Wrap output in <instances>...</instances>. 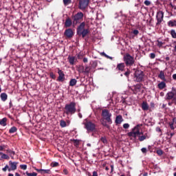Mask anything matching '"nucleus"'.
<instances>
[{
  "label": "nucleus",
  "instance_id": "obj_40",
  "mask_svg": "<svg viewBox=\"0 0 176 176\" xmlns=\"http://www.w3.org/2000/svg\"><path fill=\"white\" fill-rule=\"evenodd\" d=\"M50 76L52 79H56V75L52 72L50 73Z\"/></svg>",
  "mask_w": 176,
  "mask_h": 176
},
{
  "label": "nucleus",
  "instance_id": "obj_55",
  "mask_svg": "<svg viewBox=\"0 0 176 176\" xmlns=\"http://www.w3.org/2000/svg\"><path fill=\"white\" fill-rule=\"evenodd\" d=\"M5 149V146H0V151H3Z\"/></svg>",
  "mask_w": 176,
  "mask_h": 176
},
{
  "label": "nucleus",
  "instance_id": "obj_35",
  "mask_svg": "<svg viewBox=\"0 0 176 176\" xmlns=\"http://www.w3.org/2000/svg\"><path fill=\"white\" fill-rule=\"evenodd\" d=\"M101 56H104V57H106V58H109V60H112V56H109L108 55H107V54H105V52H102Z\"/></svg>",
  "mask_w": 176,
  "mask_h": 176
},
{
  "label": "nucleus",
  "instance_id": "obj_29",
  "mask_svg": "<svg viewBox=\"0 0 176 176\" xmlns=\"http://www.w3.org/2000/svg\"><path fill=\"white\" fill-rule=\"evenodd\" d=\"M77 80L75 78H73L70 80L69 82V86H75V85H76Z\"/></svg>",
  "mask_w": 176,
  "mask_h": 176
},
{
  "label": "nucleus",
  "instance_id": "obj_15",
  "mask_svg": "<svg viewBox=\"0 0 176 176\" xmlns=\"http://www.w3.org/2000/svg\"><path fill=\"white\" fill-rule=\"evenodd\" d=\"M138 137L139 141L140 142L145 141V140H146L147 138H149V137L148 136V133H145L144 135L143 133L142 135H139Z\"/></svg>",
  "mask_w": 176,
  "mask_h": 176
},
{
  "label": "nucleus",
  "instance_id": "obj_20",
  "mask_svg": "<svg viewBox=\"0 0 176 176\" xmlns=\"http://www.w3.org/2000/svg\"><path fill=\"white\" fill-rule=\"evenodd\" d=\"M142 109L143 111H148V109H149V105L148 104V103H146V102H142Z\"/></svg>",
  "mask_w": 176,
  "mask_h": 176
},
{
  "label": "nucleus",
  "instance_id": "obj_7",
  "mask_svg": "<svg viewBox=\"0 0 176 176\" xmlns=\"http://www.w3.org/2000/svg\"><path fill=\"white\" fill-rule=\"evenodd\" d=\"M145 75L144 74V72L141 70H137L135 72V82H142L144 81V78Z\"/></svg>",
  "mask_w": 176,
  "mask_h": 176
},
{
  "label": "nucleus",
  "instance_id": "obj_34",
  "mask_svg": "<svg viewBox=\"0 0 176 176\" xmlns=\"http://www.w3.org/2000/svg\"><path fill=\"white\" fill-rule=\"evenodd\" d=\"M170 35L172 38H176V32L174 30H170Z\"/></svg>",
  "mask_w": 176,
  "mask_h": 176
},
{
  "label": "nucleus",
  "instance_id": "obj_32",
  "mask_svg": "<svg viewBox=\"0 0 176 176\" xmlns=\"http://www.w3.org/2000/svg\"><path fill=\"white\" fill-rule=\"evenodd\" d=\"M78 72H80V74H85V67L79 66L78 67Z\"/></svg>",
  "mask_w": 176,
  "mask_h": 176
},
{
  "label": "nucleus",
  "instance_id": "obj_5",
  "mask_svg": "<svg viewBox=\"0 0 176 176\" xmlns=\"http://www.w3.org/2000/svg\"><path fill=\"white\" fill-rule=\"evenodd\" d=\"M143 133L140 131V124L135 126L132 131L128 133L129 137L137 138L138 135H142Z\"/></svg>",
  "mask_w": 176,
  "mask_h": 176
},
{
  "label": "nucleus",
  "instance_id": "obj_24",
  "mask_svg": "<svg viewBox=\"0 0 176 176\" xmlns=\"http://www.w3.org/2000/svg\"><path fill=\"white\" fill-rule=\"evenodd\" d=\"M168 27H176V21L171 20L168 22Z\"/></svg>",
  "mask_w": 176,
  "mask_h": 176
},
{
  "label": "nucleus",
  "instance_id": "obj_19",
  "mask_svg": "<svg viewBox=\"0 0 176 176\" xmlns=\"http://www.w3.org/2000/svg\"><path fill=\"white\" fill-rule=\"evenodd\" d=\"M115 122L116 124H120L123 122V117L121 115L117 116Z\"/></svg>",
  "mask_w": 176,
  "mask_h": 176
},
{
  "label": "nucleus",
  "instance_id": "obj_30",
  "mask_svg": "<svg viewBox=\"0 0 176 176\" xmlns=\"http://www.w3.org/2000/svg\"><path fill=\"white\" fill-rule=\"evenodd\" d=\"M63 3L65 6H68L70 3H72V0H63Z\"/></svg>",
  "mask_w": 176,
  "mask_h": 176
},
{
  "label": "nucleus",
  "instance_id": "obj_2",
  "mask_svg": "<svg viewBox=\"0 0 176 176\" xmlns=\"http://www.w3.org/2000/svg\"><path fill=\"white\" fill-rule=\"evenodd\" d=\"M85 27H86V23L82 22L77 28V35L82 36V38L87 36L90 32V30L89 29H85Z\"/></svg>",
  "mask_w": 176,
  "mask_h": 176
},
{
  "label": "nucleus",
  "instance_id": "obj_33",
  "mask_svg": "<svg viewBox=\"0 0 176 176\" xmlns=\"http://www.w3.org/2000/svg\"><path fill=\"white\" fill-rule=\"evenodd\" d=\"M60 127H67V122L62 120L60 121Z\"/></svg>",
  "mask_w": 176,
  "mask_h": 176
},
{
  "label": "nucleus",
  "instance_id": "obj_47",
  "mask_svg": "<svg viewBox=\"0 0 176 176\" xmlns=\"http://www.w3.org/2000/svg\"><path fill=\"white\" fill-rule=\"evenodd\" d=\"M141 151L142 152V153H146L148 151L146 150V148L144 147L141 148Z\"/></svg>",
  "mask_w": 176,
  "mask_h": 176
},
{
  "label": "nucleus",
  "instance_id": "obj_4",
  "mask_svg": "<svg viewBox=\"0 0 176 176\" xmlns=\"http://www.w3.org/2000/svg\"><path fill=\"white\" fill-rule=\"evenodd\" d=\"M123 60L126 67H132L134 63H135V60H134V57L131 56L130 54H126L123 57Z\"/></svg>",
  "mask_w": 176,
  "mask_h": 176
},
{
  "label": "nucleus",
  "instance_id": "obj_23",
  "mask_svg": "<svg viewBox=\"0 0 176 176\" xmlns=\"http://www.w3.org/2000/svg\"><path fill=\"white\" fill-rule=\"evenodd\" d=\"M157 86H158V89H160V90H163V89L166 87V82H164V81H162L160 83H159Z\"/></svg>",
  "mask_w": 176,
  "mask_h": 176
},
{
  "label": "nucleus",
  "instance_id": "obj_52",
  "mask_svg": "<svg viewBox=\"0 0 176 176\" xmlns=\"http://www.w3.org/2000/svg\"><path fill=\"white\" fill-rule=\"evenodd\" d=\"M133 32L134 35H138V34H139V32L137 30H133Z\"/></svg>",
  "mask_w": 176,
  "mask_h": 176
},
{
  "label": "nucleus",
  "instance_id": "obj_39",
  "mask_svg": "<svg viewBox=\"0 0 176 176\" xmlns=\"http://www.w3.org/2000/svg\"><path fill=\"white\" fill-rule=\"evenodd\" d=\"M42 173H43V174H50V170H49V169H47V170L42 169Z\"/></svg>",
  "mask_w": 176,
  "mask_h": 176
},
{
  "label": "nucleus",
  "instance_id": "obj_37",
  "mask_svg": "<svg viewBox=\"0 0 176 176\" xmlns=\"http://www.w3.org/2000/svg\"><path fill=\"white\" fill-rule=\"evenodd\" d=\"M1 159H6V160H9L10 157L6 154H3V156H1Z\"/></svg>",
  "mask_w": 176,
  "mask_h": 176
},
{
  "label": "nucleus",
  "instance_id": "obj_22",
  "mask_svg": "<svg viewBox=\"0 0 176 176\" xmlns=\"http://www.w3.org/2000/svg\"><path fill=\"white\" fill-rule=\"evenodd\" d=\"M67 60H69V63L71 65H74L75 63V56H68Z\"/></svg>",
  "mask_w": 176,
  "mask_h": 176
},
{
  "label": "nucleus",
  "instance_id": "obj_56",
  "mask_svg": "<svg viewBox=\"0 0 176 176\" xmlns=\"http://www.w3.org/2000/svg\"><path fill=\"white\" fill-rule=\"evenodd\" d=\"M38 173H41V174H43V172H42V169H36Z\"/></svg>",
  "mask_w": 176,
  "mask_h": 176
},
{
  "label": "nucleus",
  "instance_id": "obj_10",
  "mask_svg": "<svg viewBox=\"0 0 176 176\" xmlns=\"http://www.w3.org/2000/svg\"><path fill=\"white\" fill-rule=\"evenodd\" d=\"M166 97V100H174L175 97H176V89L173 87L171 91L168 92Z\"/></svg>",
  "mask_w": 176,
  "mask_h": 176
},
{
  "label": "nucleus",
  "instance_id": "obj_44",
  "mask_svg": "<svg viewBox=\"0 0 176 176\" xmlns=\"http://www.w3.org/2000/svg\"><path fill=\"white\" fill-rule=\"evenodd\" d=\"M123 127H124V129H129V127H130V124H129L127 123L124 124Z\"/></svg>",
  "mask_w": 176,
  "mask_h": 176
},
{
  "label": "nucleus",
  "instance_id": "obj_63",
  "mask_svg": "<svg viewBox=\"0 0 176 176\" xmlns=\"http://www.w3.org/2000/svg\"><path fill=\"white\" fill-rule=\"evenodd\" d=\"M15 176H20V174H19L18 173H15Z\"/></svg>",
  "mask_w": 176,
  "mask_h": 176
},
{
  "label": "nucleus",
  "instance_id": "obj_18",
  "mask_svg": "<svg viewBox=\"0 0 176 176\" xmlns=\"http://www.w3.org/2000/svg\"><path fill=\"white\" fill-rule=\"evenodd\" d=\"M140 91H141V85L138 84L136 85H134V89H133L134 94H137V93H140Z\"/></svg>",
  "mask_w": 176,
  "mask_h": 176
},
{
  "label": "nucleus",
  "instance_id": "obj_62",
  "mask_svg": "<svg viewBox=\"0 0 176 176\" xmlns=\"http://www.w3.org/2000/svg\"><path fill=\"white\" fill-rule=\"evenodd\" d=\"M172 8H173V9H175V10H176V6H172Z\"/></svg>",
  "mask_w": 176,
  "mask_h": 176
},
{
  "label": "nucleus",
  "instance_id": "obj_60",
  "mask_svg": "<svg viewBox=\"0 0 176 176\" xmlns=\"http://www.w3.org/2000/svg\"><path fill=\"white\" fill-rule=\"evenodd\" d=\"M111 173L113 171V165H111Z\"/></svg>",
  "mask_w": 176,
  "mask_h": 176
},
{
  "label": "nucleus",
  "instance_id": "obj_28",
  "mask_svg": "<svg viewBox=\"0 0 176 176\" xmlns=\"http://www.w3.org/2000/svg\"><path fill=\"white\" fill-rule=\"evenodd\" d=\"M89 72H90V67L89 66H86L85 68H84V74L85 75H89Z\"/></svg>",
  "mask_w": 176,
  "mask_h": 176
},
{
  "label": "nucleus",
  "instance_id": "obj_8",
  "mask_svg": "<svg viewBox=\"0 0 176 176\" xmlns=\"http://www.w3.org/2000/svg\"><path fill=\"white\" fill-rule=\"evenodd\" d=\"M83 124L87 131H94V130H96V124L91 121H87L84 122Z\"/></svg>",
  "mask_w": 176,
  "mask_h": 176
},
{
  "label": "nucleus",
  "instance_id": "obj_45",
  "mask_svg": "<svg viewBox=\"0 0 176 176\" xmlns=\"http://www.w3.org/2000/svg\"><path fill=\"white\" fill-rule=\"evenodd\" d=\"M157 155H159V156H162V155H163V151L158 150V151H157Z\"/></svg>",
  "mask_w": 176,
  "mask_h": 176
},
{
  "label": "nucleus",
  "instance_id": "obj_12",
  "mask_svg": "<svg viewBox=\"0 0 176 176\" xmlns=\"http://www.w3.org/2000/svg\"><path fill=\"white\" fill-rule=\"evenodd\" d=\"M17 164H19V162H9V165L10 166V168H8V171H14V170H17Z\"/></svg>",
  "mask_w": 176,
  "mask_h": 176
},
{
  "label": "nucleus",
  "instance_id": "obj_27",
  "mask_svg": "<svg viewBox=\"0 0 176 176\" xmlns=\"http://www.w3.org/2000/svg\"><path fill=\"white\" fill-rule=\"evenodd\" d=\"M8 120V118H4L0 121L1 126H6V122Z\"/></svg>",
  "mask_w": 176,
  "mask_h": 176
},
{
  "label": "nucleus",
  "instance_id": "obj_59",
  "mask_svg": "<svg viewBox=\"0 0 176 176\" xmlns=\"http://www.w3.org/2000/svg\"><path fill=\"white\" fill-rule=\"evenodd\" d=\"M78 117H79L80 119H82V113H78Z\"/></svg>",
  "mask_w": 176,
  "mask_h": 176
},
{
  "label": "nucleus",
  "instance_id": "obj_49",
  "mask_svg": "<svg viewBox=\"0 0 176 176\" xmlns=\"http://www.w3.org/2000/svg\"><path fill=\"white\" fill-rule=\"evenodd\" d=\"M124 75L125 76H129L130 75V71L128 69L124 74Z\"/></svg>",
  "mask_w": 176,
  "mask_h": 176
},
{
  "label": "nucleus",
  "instance_id": "obj_64",
  "mask_svg": "<svg viewBox=\"0 0 176 176\" xmlns=\"http://www.w3.org/2000/svg\"><path fill=\"white\" fill-rule=\"evenodd\" d=\"M8 176H14V175H13V174H12V173H9V174H8Z\"/></svg>",
  "mask_w": 176,
  "mask_h": 176
},
{
  "label": "nucleus",
  "instance_id": "obj_58",
  "mask_svg": "<svg viewBox=\"0 0 176 176\" xmlns=\"http://www.w3.org/2000/svg\"><path fill=\"white\" fill-rule=\"evenodd\" d=\"M173 79H174V80H176V74L173 75Z\"/></svg>",
  "mask_w": 176,
  "mask_h": 176
},
{
  "label": "nucleus",
  "instance_id": "obj_6",
  "mask_svg": "<svg viewBox=\"0 0 176 176\" xmlns=\"http://www.w3.org/2000/svg\"><path fill=\"white\" fill-rule=\"evenodd\" d=\"M73 24L76 25V24H79L80 21L83 20V14L82 12H78L74 16H72Z\"/></svg>",
  "mask_w": 176,
  "mask_h": 176
},
{
  "label": "nucleus",
  "instance_id": "obj_57",
  "mask_svg": "<svg viewBox=\"0 0 176 176\" xmlns=\"http://www.w3.org/2000/svg\"><path fill=\"white\" fill-rule=\"evenodd\" d=\"M63 172L65 173V175L68 174V170L67 169H64Z\"/></svg>",
  "mask_w": 176,
  "mask_h": 176
},
{
  "label": "nucleus",
  "instance_id": "obj_61",
  "mask_svg": "<svg viewBox=\"0 0 176 176\" xmlns=\"http://www.w3.org/2000/svg\"><path fill=\"white\" fill-rule=\"evenodd\" d=\"M173 101H174V103H175V105H176V97L173 98Z\"/></svg>",
  "mask_w": 176,
  "mask_h": 176
},
{
  "label": "nucleus",
  "instance_id": "obj_54",
  "mask_svg": "<svg viewBox=\"0 0 176 176\" xmlns=\"http://www.w3.org/2000/svg\"><path fill=\"white\" fill-rule=\"evenodd\" d=\"M82 61H83V63H87V61H88L87 58H84Z\"/></svg>",
  "mask_w": 176,
  "mask_h": 176
},
{
  "label": "nucleus",
  "instance_id": "obj_43",
  "mask_svg": "<svg viewBox=\"0 0 176 176\" xmlns=\"http://www.w3.org/2000/svg\"><path fill=\"white\" fill-rule=\"evenodd\" d=\"M144 5H146V6H149V5H151V1L149 0H146L144 1Z\"/></svg>",
  "mask_w": 176,
  "mask_h": 176
},
{
  "label": "nucleus",
  "instance_id": "obj_36",
  "mask_svg": "<svg viewBox=\"0 0 176 176\" xmlns=\"http://www.w3.org/2000/svg\"><path fill=\"white\" fill-rule=\"evenodd\" d=\"M100 141L103 142V144H108V141L107 140V138L105 137H102L100 138Z\"/></svg>",
  "mask_w": 176,
  "mask_h": 176
},
{
  "label": "nucleus",
  "instance_id": "obj_41",
  "mask_svg": "<svg viewBox=\"0 0 176 176\" xmlns=\"http://www.w3.org/2000/svg\"><path fill=\"white\" fill-rule=\"evenodd\" d=\"M51 166H52V167H58V162H52V163L51 164Z\"/></svg>",
  "mask_w": 176,
  "mask_h": 176
},
{
  "label": "nucleus",
  "instance_id": "obj_1",
  "mask_svg": "<svg viewBox=\"0 0 176 176\" xmlns=\"http://www.w3.org/2000/svg\"><path fill=\"white\" fill-rule=\"evenodd\" d=\"M102 116L103 118L101 121L102 126L107 127V129H109V125H108L107 123H109V124H112V119L111 118L112 117V113H111L109 110L104 109L102 111Z\"/></svg>",
  "mask_w": 176,
  "mask_h": 176
},
{
  "label": "nucleus",
  "instance_id": "obj_48",
  "mask_svg": "<svg viewBox=\"0 0 176 176\" xmlns=\"http://www.w3.org/2000/svg\"><path fill=\"white\" fill-rule=\"evenodd\" d=\"M9 166L8 165H6L4 168H2V170L6 172L7 170H9Z\"/></svg>",
  "mask_w": 176,
  "mask_h": 176
},
{
  "label": "nucleus",
  "instance_id": "obj_3",
  "mask_svg": "<svg viewBox=\"0 0 176 176\" xmlns=\"http://www.w3.org/2000/svg\"><path fill=\"white\" fill-rule=\"evenodd\" d=\"M64 112L66 115H74L76 112V103L71 102L69 104H65Z\"/></svg>",
  "mask_w": 176,
  "mask_h": 176
},
{
  "label": "nucleus",
  "instance_id": "obj_16",
  "mask_svg": "<svg viewBox=\"0 0 176 176\" xmlns=\"http://www.w3.org/2000/svg\"><path fill=\"white\" fill-rule=\"evenodd\" d=\"M71 25H72V20H71V18L66 19L65 22V28H69V27H71Z\"/></svg>",
  "mask_w": 176,
  "mask_h": 176
},
{
  "label": "nucleus",
  "instance_id": "obj_50",
  "mask_svg": "<svg viewBox=\"0 0 176 176\" xmlns=\"http://www.w3.org/2000/svg\"><path fill=\"white\" fill-rule=\"evenodd\" d=\"M155 130H156V131H157L158 133H162V129H161L160 127H159V126H157Z\"/></svg>",
  "mask_w": 176,
  "mask_h": 176
},
{
  "label": "nucleus",
  "instance_id": "obj_26",
  "mask_svg": "<svg viewBox=\"0 0 176 176\" xmlns=\"http://www.w3.org/2000/svg\"><path fill=\"white\" fill-rule=\"evenodd\" d=\"M7 153H9L11 159H14V155H16V153L12 150H7Z\"/></svg>",
  "mask_w": 176,
  "mask_h": 176
},
{
  "label": "nucleus",
  "instance_id": "obj_13",
  "mask_svg": "<svg viewBox=\"0 0 176 176\" xmlns=\"http://www.w3.org/2000/svg\"><path fill=\"white\" fill-rule=\"evenodd\" d=\"M65 35L67 38H72V36H74V31H72L71 28L67 29L65 31Z\"/></svg>",
  "mask_w": 176,
  "mask_h": 176
},
{
  "label": "nucleus",
  "instance_id": "obj_21",
  "mask_svg": "<svg viewBox=\"0 0 176 176\" xmlns=\"http://www.w3.org/2000/svg\"><path fill=\"white\" fill-rule=\"evenodd\" d=\"M158 78L161 79L162 80H166V76L164 75V72L161 71L160 72V74L158 75Z\"/></svg>",
  "mask_w": 176,
  "mask_h": 176
},
{
  "label": "nucleus",
  "instance_id": "obj_9",
  "mask_svg": "<svg viewBox=\"0 0 176 176\" xmlns=\"http://www.w3.org/2000/svg\"><path fill=\"white\" fill-rule=\"evenodd\" d=\"M164 17V12L163 11H158L156 15L157 23L156 25H160L163 21V18Z\"/></svg>",
  "mask_w": 176,
  "mask_h": 176
},
{
  "label": "nucleus",
  "instance_id": "obj_11",
  "mask_svg": "<svg viewBox=\"0 0 176 176\" xmlns=\"http://www.w3.org/2000/svg\"><path fill=\"white\" fill-rule=\"evenodd\" d=\"M89 2H90V0H80L79 9L81 10H85L87 6H89Z\"/></svg>",
  "mask_w": 176,
  "mask_h": 176
},
{
  "label": "nucleus",
  "instance_id": "obj_42",
  "mask_svg": "<svg viewBox=\"0 0 176 176\" xmlns=\"http://www.w3.org/2000/svg\"><path fill=\"white\" fill-rule=\"evenodd\" d=\"M20 167L22 170H27V165L25 164L20 165Z\"/></svg>",
  "mask_w": 176,
  "mask_h": 176
},
{
  "label": "nucleus",
  "instance_id": "obj_31",
  "mask_svg": "<svg viewBox=\"0 0 176 176\" xmlns=\"http://www.w3.org/2000/svg\"><path fill=\"white\" fill-rule=\"evenodd\" d=\"M16 131H17V128L16 126H12L10 130H9V133H10L11 134H12L13 133H16Z\"/></svg>",
  "mask_w": 176,
  "mask_h": 176
},
{
  "label": "nucleus",
  "instance_id": "obj_51",
  "mask_svg": "<svg viewBox=\"0 0 176 176\" xmlns=\"http://www.w3.org/2000/svg\"><path fill=\"white\" fill-rule=\"evenodd\" d=\"M169 125H170V127L171 130H174V124L173 123H170Z\"/></svg>",
  "mask_w": 176,
  "mask_h": 176
},
{
  "label": "nucleus",
  "instance_id": "obj_46",
  "mask_svg": "<svg viewBox=\"0 0 176 176\" xmlns=\"http://www.w3.org/2000/svg\"><path fill=\"white\" fill-rule=\"evenodd\" d=\"M155 57H156V54H155V53H151V54H150V58H151V59L155 58Z\"/></svg>",
  "mask_w": 176,
  "mask_h": 176
},
{
  "label": "nucleus",
  "instance_id": "obj_25",
  "mask_svg": "<svg viewBox=\"0 0 176 176\" xmlns=\"http://www.w3.org/2000/svg\"><path fill=\"white\" fill-rule=\"evenodd\" d=\"M0 97L1 98V101H6L8 100V94L6 93L1 94Z\"/></svg>",
  "mask_w": 176,
  "mask_h": 176
},
{
  "label": "nucleus",
  "instance_id": "obj_17",
  "mask_svg": "<svg viewBox=\"0 0 176 176\" xmlns=\"http://www.w3.org/2000/svg\"><path fill=\"white\" fill-rule=\"evenodd\" d=\"M126 67V65H124V63H119L117 65L116 69H118V71H124V68Z\"/></svg>",
  "mask_w": 176,
  "mask_h": 176
},
{
  "label": "nucleus",
  "instance_id": "obj_53",
  "mask_svg": "<svg viewBox=\"0 0 176 176\" xmlns=\"http://www.w3.org/2000/svg\"><path fill=\"white\" fill-rule=\"evenodd\" d=\"M92 176H98V174L97 173V171H94Z\"/></svg>",
  "mask_w": 176,
  "mask_h": 176
},
{
  "label": "nucleus",
  "instance_id": "obj_38",
  "mask_svg": "<svg viewBox=\"0 0 176 176\" xmlns=\"http://www.w3.org/2000/svg\"><path fill=\"white\" fill-rule=\"evenodd\" d=\"M26 175H28V176H36V175H38V174L36 173H30L28 172H26Z\"/></svg>",
  "mask_w": 176,
  "mask_h": 176
},
{
  "label": "nucleus",
  "instance_id": "obj_14",
  "mask_svg": "<svg viewBox=\"0 0 176 176\" xmlns=\"http://www.w3.org/2000/svg\"><path fill=\"white\" fill-rule=\"evenodd\" d=\"M58 74L59 75V76L58 78V80L59 82H63V80H64V78L65 76V75L64 74V72L62 71L61 69H58Z\"/></svg>",
  "mask_w": 176,
  "mask_h": 176
}]
</instances>
